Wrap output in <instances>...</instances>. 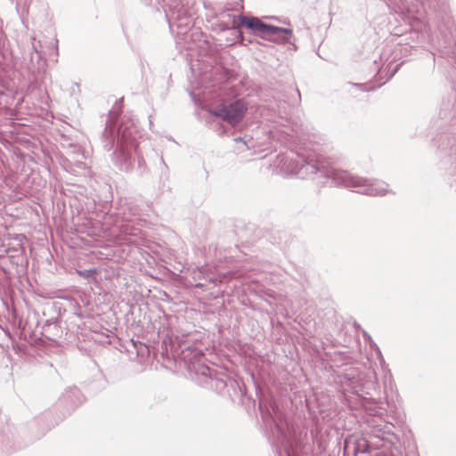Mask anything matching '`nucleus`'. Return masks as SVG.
<instances>
[{
	"instance_id": "423d86ee",
	"label": "nucleus",
	"mask_w": 456,
	"mask_h": 456,
	"mask_svg": "<svg viewBox=\"0 0 456 456\" xmlns=\"http://www.w3.org/2000/svg\"><path fill=\"white\" fill-rule=\"evenodd\" d=\"M14 348L18 354L27 355L28 347L26 343H16Z\"/></svg>"
},
{
	"instance_id": "20e7f679",
	"label": "nucleus",
	"mask_w": 456,
	"mask_h": 456,
	"mask_svg": "<svg viewBox=\"0 0 456 456\" xmlns=\"http://www.w3.org/2000/svg\"><path fill=\"white\" fill-rule=\"evenodd\" d=\"M218 118V122L222 126L229 125L235 127L240 121L243 116H216Z\"/></svg>"
},
{
	"instance_id": "6e6552de",
	"label": "nucleus",
	"mask_w": 456,
	"mask_h": 456,
	"mask_svg": "<svg viewBox=\"0 0 456 456\" xmlns=\"http://www.w3.org/2000/svg\"><path fill=\"white\" fill-rule=\"evenodd\" d=\"M20 116H15L16 120H24L25 118H19Z\"/></svg>"
},
{
	"instance_id": "f257e3e1",
	"label": "nucleus",
	"mask_w": 456,
	"mask_h": 456,
	"mask_svg": "<svg viewBox=\"0 0 456 456\" xmlns=\"http://www.w3.org/2000/svg\"><path fill=\"white\" fill-rule=\"evenodd\" d=\"M300 158L302 163L297 170V175L301 178H307L320 173V177L330 179L335 184L354 189L359 193L378 196L387 191L385 183L369 182L362 177L353 176L345 170L336 169L314 151L308 152L306 156L302 155Z\"/></svg>"
},
{
	"instance_id": "7ed1b4c3",
	"label": "nucleus",
	"mask_w": 456,
	"mask_h": 456,
	"mask_svg": "<svg viewBox=\"0 0 456 456\" xmlns=\"http://www.w3.org/2000/svg\"><path fill=\"white\" fill-rule=\"evenodd\" d=\"M16 10L22 23L27 28L26 22L28 19V0H16Z\"/></svg>"
},
{
	"instance_id": "f03ea898",
	"label": "nucleus",
	"mask_w": 456,
	"mask_h": 456,
	"mask_svg": "<svg viewBox=\"0 0 456 456\" xmlns=\"http://www.w3.org/2000/svg\"><path fill=\"white\" fill-rule=\"evenodd\" d=\"M240 20L242 26L259 33L262 37L271 41H288L292 35L290 29L265 24L257 18L242 16Z\"/></svg>"
},
{
	"instance_id": "1a4fd4ad",
	"label": "nucleus",
	"mask_w": 456,
	"mask_h": 456,
	"mask_svg": "<svg viewBox=\"0 0 456 456\" xmlns=\"http://www.w3.org/2000/svg\"><path fill=\"white\" fill-rule=\"evenodd\" d=\"M24 279L28 282V276H25Z\"/></svg>"
},
{
	"instance_id": "0eeeda50",
	"label": "nucleus",
	"mask_w": 456,
	"mask_h": 456,
	"mask_svg": "<svg viewBox=\"0 0 456 456\" xmlns=\"http://www.w3.org/2000/svg\"><path fill=\"white\" fill-rule=\"evenodd\" d=\"M22 261H24L26 265H28V256H25Z\"/></svg>"
},
{
	"instance_id": "39448f33",
	"label": "nucleus",
	"mask_w": 456,
	"mask_h": 456,
	"mask_svg": "<svg viewBox=\"0 0 456 456\" xmlns=\"http://www.w3.org/2000/svg\"><path fill=\"white\" fill-rule=\"evenodd\" d=\"M246 111L245 103L242 101H234L228 110H224V114H242Z\"/></svg>"
}]
</instances>
